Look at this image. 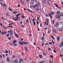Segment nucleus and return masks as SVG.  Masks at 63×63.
Returning a JSON list of instances; mask_svg holds the SVG:
<instances>
[{
  "mask_svg": "<svg viewBox=\"0 0 63 63\" xmlns=\"http://www.w3.org/2000/svg\"><path fill=\"white\" fill-rule=\"evenodd\" d=\"M16 19L14 18H13V19L15 21H17L19 19V17L18 16H16Z\"/></svg>",
  "mask_w": 63,
  "mask_h": 63,
  "instance_id": "f257e3e1",
  "label": "nucleus"
},
{
  "mask_svg": "<svg viewBox=\"0 0 63 63\" xmlns=\"http://www.w3.org/2000/svg\"><path fill=\"white\" fill-rule=\"evenodd\" d=\"M59 26V24L58 23H56L55 24V27H58Z\"/></svg>",
  "mask_w": 63,
  "mask_h": 63,
  "instance_id": "f03ea898",
  "label": "nucleus"
},
{
  "mask_svg": "<svg viewBox=\"0 0 63 63\" xmlns=\"http://www.w3.org/2000/svg\"><path fill=\"white\" fill-rule=\"evenodd\" d=\"M6 33H7V32H1V34L2 35H4V34H6Z\"/></svg>",
  "mask_w": 63,
  "mask_h": 63,
  "instance_id": "7ed1b4c3",
  "label": "nucleus"
},
{
  "mask_svg": "<svg viewBox=\"0 0 63 63\" xmlns=\"http://www.w3.org/2000/svg\"><path fill=\"white\" fill-rule=\"evenodd\" d=\"M59 30L60 31H61L63 30V28H60L59 29Z\"/></svg>",
  "mask_w": 63,
  "mask_h": 63,
  "instance_id": "20e7f679",
  "label": "nucleus"
},
{
  "mask_svg": "<svg viewBox=\"0 0 63 63\" xmlns=\"http://www.w3.org/2000/svg\"><path fill=\"white\" fill-rule=\"evenodd\" d=\"M5 51L6 53H8V52L9 53H11V52H10V51H9L8 52V51L7 50H5Z\"/></svg>",
  "mask_w": 63,
  "mask_h": 63,
  "instance_id": "39448f33",
  "label": "nucleus"
},
{
  "mask_svg": "<svg viewBox=\"0 0 63 63\" xmlns=\"http://www.w3.org/2000/svg\"><path fill=\"white\" fill-rule=\"evenodd\" d=\"M8 10H9V11H10V12L13 11V10H12V9H11V8H8Z\"/></svg>",
  "mask_w": 63,
  "mask_h": 63,
  "instance_id": "423d86ee",
  "label": "nucleus"
},
{
  "mask_svg": "<svg viewBox=\"0 0 63 63\" xmlns=\"http://www.w3.org/2000/svg\"><path fill=\"white\" fill-rule=\"evenodd\" d=\"M53 31L54 33H55V34H56V31L55 30V29H53Z\"/></svg>",
  "mask_w": 63,
  "mask_h": 63,
  "instance_id": "0eeeda50",
  "label": "nucleus"
},
{
  "mask_svg": "<svg viewBox=\"0 0 63 63\" xmlns=\"http://www.w3.org/2000/svg\"><path fill=\"white\" fill-rule=\"evenodd\" d=\"M13 44L14 46H17V44H16V43H13Z\"/></svg>",
  "mask_w": 63,
  "mask_h": 63,
  "instance_id": "6e6552de",
  "label": "nucleus"
},
{
  "mask_svg": "<svg viewBox=\"0 0 63 63\" xmlns=\"http://www.w3.org/2000/svg\"><path fill=\"white\" fill-rule=\"evenodd\" d=\"M39 56L40 58H43V56H42V55H39Z\"/></svg>",
  "mask_w": 63,
  "mask_h": 63,
  "instance_id": "1a4fd4ad",
  "label": "nucleus"
},
{
  "mask_svg": "<svg viewBox=\"0 0 63 63\" xmlns=\"http://www.w3.org/2000/svg\"><path fill=\"white\" fill-rule=\"evenodd\" d=\"M19 44L20 45H23V44L22 43V42H19Z\"/></svg>",
  "mask_w": 63,
  "mask_h": 63,
  "instance_id": "9d476101",
  "label": "nucleus"
},
{
  "mask_svg": "<svg viewBox=\"0 0 63 63\" xmlns=\"http://www.w3.org/2000/svg\"><path fill=\"white\" fill-rule=\"evenodd\" d=\"M24 48H25L26 51H28V49L27 48V47H25Z\"/></svg>",
  "mask_w": 63,
  "mask_h": 63,
  "instance_id": "9b49d317",
  "label": "nucleus"
},
{
  "mask_svg": "<svg viewBox=\"0 0 63 63\" xmlns=\"http://www.w3.org/2000/svg\"><path fill=\"white\" fill-rule=\"evenodd\" d=\"M7 61H8V62H9L10 61V59H9V58L8 57H7Z\"/></svg>",
  "mask_w": 63,
  "mask_h": 63,
  "instance_id": "f8f14e48",
  "label": "nucleus"
},
{
  "mask_svg": "<svg viewBox=\"0 0 63 63\" xmlns=\"http://www.w3.org/2000/svg\"><path fill=\"white\" fill-rule=\"evenodd\" d=\"M29 44V42H25V44H24V45H27V44Z\"/></svg>",
  "mask_w": 63,
  "mask_h": 63,
  "instance_id": "ddd939ff",
  "label": "nucleus"
},
{
  "mask_svg": "<svg viewBox=\"0 0 63 63\" xmlns=\"http://www.w3.org/2000/svg\"><path fill=\"white\" fill-rule=\"evenodd\" d=\"M18 13V12H16V11H15L13 12V14H17V13Z\"/></svg>",
  "mask_w": 63,
  "mask_h": 63,
  "instance_id": "4468645a",
  "label": "nucleus"
},
{
  "mask_svg": "<svg viewBox=\"0 0 63 63\" xmlns=\"http://www.w3.org/2000/svg\"><path fill=\"white\" fill-rule=\"evenodd\" d=\"M15 63H18V61L17 60H16L15 61Z\"/></svg>",
  "mask_w": 63,
  "mask_h": 63,
  "instance_id": "2eb2a0df",
  "label": "nucleus"
},
{
  "mask_svg": "<svg viewBox=\"0 0 63 63\" xmlns=\"http://www.w3.org/2000/svg\"><path fill=\"white\" fill-rule=\"evenodd\" d=\"M60 40V37H58L57 38V40L58 41H59V40Z\"/></svg>",
  "mask_w": 63,
  "mask_h": 63,
  "instance_id": "dca6fc26",
  "label": "nucleus"
},
{
  "mask_svg": "<svg viewBox=\"0 0 63 63\" xmlns=\"http://www.w3.org/2000/svg\"><path fill=\"white\" fill-rule=\"evenodd\" d=\"M20 16V14L19 13L17 15H16V16Z\"/></svg>",
  "mask_w": 63,
  "mask_h": 63,
  "instance_id": "f3484780",
  "label": "nucleus"
},
{
  "mask_svg": "<svg viewBox=\"0 0 63 63\" xmlns=\"http://www.w3.org/2000/svg\"><path fill=\"white\" fill-rule=\"evenodd\" d=\"M10 34L11 35H12L13 34V32L11 31V32H10Z\"/></svg>",
  "mask_w": 63,
  "mask_h": 63,
  "instance_id": "a211bd4d",
  "label": "nucleus"
},
{
  "mask_svg": "<svg viewBox=\"0 0 63 63\" xmlns=\"http://www.w3.org/2000/svg\"><path fill=\"white\" fill-rule=\"evenodd\" d=\"M23 61V59H21L20 60V62H22Z\"/></svg>",
  "mask_w": 63,
  "mask_h": 63,
  "instance_id": "6ab92c4d",
  "label": "nucleus"
},
{
  "mask_svg": "<svg viewBox=\"0 0 63 63\" xmlns=\"http://www.w3.org/2000/svg\"><path fill=\"white\" fill-rule=\"evenodd\" d=\"M43 2L44 4H46V0H43Z\"/></svg>",
  "mask_w": 63,
  "mask_h": 63,
  "instance_id": "aec40b11",
  "label": "nucleus"
},
{
  "mask_svg": "<svg viewBox=\"0 0 63 63\" xmlns=\"http://www.w3.org/2000/svg\"><path fill=\"white\" fill-rule=\"evenodd\" d=\"M47 5H49H49H50V4H49V2H48V1H47Z\"/></svg>",
  "mask_w": 63,
  "mask_h": 63,
  "instance_id": "412c9836",
  "label": "nucleus"
},
{
  "mask_svg": "<svg viewBox=\"0 0 63 63\" xmlns=\"http://www.w3.org/2000/svg\"><path fill=\"white\" fill-rule=\"evenodd\" d=\"M3 6H4V7H5V8H6L7 6L6 5V4H5L3 3Z\"/></svg>",
  "mask_w": 63,
  "mask_h": 63,
  "instance_id": "4be33fe9",
  "label": "nucleus"
},
{
  "mask_svg": "<svg viewBox=\"0 0 63 63\" xmlns=\"http://www.w3.org/2000/svg\"><path fill=\"white\" fill-rule=\"evenodd\" d=\"M15 35L16 38H18V36H17V35L16 34H15Z\"/></svg>",
  "mask_w": 63,
  "mask_h": 63,
  "instance_id": "5701e85b",
  "label": "nucleus"
},
{
  "mask_svg": "<svg viewBox=\"0 0 63 63\" xmlns=\"http://www.w3.org/2000/svg\"><path fill=\"white\" fill-rule=\"evenodd\" d=\"M51 15H53L54 14V13L53 12H51Z\"/></svg>",
  "mask_w": 63,
  "mask_h": 63,
  "instance_id": "b1692460",
  "label": "nucleus"
},
{
  "mask_svg": "<svg viewBox=\"0 0 63 63\" xmlns=\"http://www.w3.org/2000/svg\"><path fill=\"white\" fill-rule=\"evenodd\" d=\"M9 36H10V34H9V33H8L6 35V36L7 37H9Z\"/></svg>",
  "mask_w": 63,
  "mask_h": 63,
  "instance_id": "393cba45",
  "label": "nucleus"
},
{
  "mask_svg": "<svg viewBox=\"0 0 63 63\" xmlns=\"http://www.w3.org/2000/svg\"><path fill=\"white\" fill-rule=\"evenodd\" d=\"M26 22L27 23H29V19H27V20Z\"/></svg>",
  "mask_w": 63,
  "mask_h": 63,
  "instance_id": "a878e982",
  "label": "nucleus"
},
{
  "mask_svg": "<svg viewBox=\"0 0 63 63\" xmlns=\"http://www.w3.org/2000/svg\"><path fill=\"white\" fill-rule=\"evenodd\" d=\"M13 23H11L9 24L8 25H13Z\"/></svg>",
  "mask_w": 63,
  "mask_h": 63,
  "instance_id": "bb28decb",
  "label": "nucleus"
},
{
  "mask_svg": "<svg viewBox=\"0 0 63 63\" xmlns=\"http://www.w3.org/2000/svg\"><path fill=\"white\" fill-rule=\"evenodd\" d=\"M50 57L51 58H52V59H53V56L52 55H51L50 56Z\"/></svg>",
  "mask_w": 63,
  "mask_h": 63,
  "instance_id": "cd10ccee",
  "label": "nucleus"
},
{
  "mask_svg": "<svg viewBox=\"0 0 63 63\" xmlns=\"http://www.w3.org/2000/svg\"><path fill=\"white\" fill-rule=\"evenodd\" d=\"M35 6L37 8H38V7H39V6L38 4H36Z\"/></svg>",
  "mask_w": 63,
  "mask_h": 63,
  "instance_id": "c85d7f7f",
  "label": "nucleus"
},
{
  "mask_svg": "<svg viewBox=\"0 0 63 63\" xmlns=\"http://www.w3.org/2000/svg\"><path fill=\"white\" fill-rule=\"evenodd\" d=\"M56 7L58 8V7H59V6H58V5H57V4H56Z\"/></svg>",
  "mask_w": 63,
  "mask_h": 63,
  "instance_id": "c756f323",
  "label": "nucleus"
},
{
  "mask_svg": "<svg viewBox=\"0 0 63 63\" xmlns=\"http://www.w3.org/2000/svg\"><path fill=\"white\" fill-rule=\"evenodd\" d=\"M60 11H58L57 12V14H60Z\"/></svg>",
  "mask_w": 63,
  "mask_h": 63,
  "instance_id": "7c9ffc66",
  "label": "nucleus"
},
{
  "mask_svg": "<svg viewBox=\"0 0 63 63\" xmlns=\"http://www.w3.org/2000/svg\"><path fill=\"white\" fill-rule=\"evenodd\" d=\"M59 47H62V45H61V44L59 45Z\"/></svg>",
  "mask_w": 63,
  "mask_h": 63,
  "instance_id": "2f4dec72",
  "label": "nucleus"
},
{
  "mask_svg": "<svg viewBox=\"0 0 63 63\" xmlns=\"http://www.w3.org/2000/svg\"><path fill=\"white\" fill-rule=\"evenodd\" d=\"M49 45H52V43L51 42H50L49 43Z\"/></svg>",
  "mask_w": 63,
  "mask_h": 63,
  "instance_id": "473e14b6",
  "label": "nucleus"
},
{
  "mask_svg": "<svg viewBox=\"0 0 63 63\" xmlns=\"http://www.w3.org/2000/svg\"><path fill=\"white\" fill-rule=\"evenodd\" d=\"M58 17H59L58 15H57L56 16V18H58Z\"/></svg>",
  "mask_w": 63,
  "mask_h": 63,
  "instance_id": "72a5a7b5",
  "label": "nucleus"
},
{
  "mask_svg": "<svg viewBox=\"0 0 63 63\" xmlns=\"http://www.w3.org/2000/svg\"><path fill=\"white\" fill-rule=\"evenodd\" d=\"M22 18H23V19H24V18H25V16H22Z\"/></svg>",
  "mask_w": 63,
  "mask_h": 63,
  "instance_id": "f704fd0d",
  "label": "nucleus"
},
{
  "mask_svg": "<svg viewBox=\"0 0 63 63\" xmlns=\"http://www.w3.org/2000/svg\"><path fill=\"white\" fill-rule=\"evenodd\" d=\"M11 31H12L11 30L8 31V33H10V32H11Z\"/></svg>",
  "mask_w": 63,
  "mask_h": 63,
  "instance_id": "c9c22d12",
  "label": "nucleus"
},
{
  "mask_svg": "<svg viewBox=\"0 0 63 63\" xmlns=\"http://www.w3.org/2000/svg\"><path fill=\"white\" fill-rule=\"evenodd\" d=\"M50 31H48L47 32V34H49L50 32Z\"/></svg>",
  "mask_w": 63,
  "mask_h": 63,
  "instance_id": "e433bc0d",
  "label": "nucleus"
},
{
  "mask_svg": "<svg viewBox=\"0 0 63 63\" xmlns=\"http://www.w3.org/2000/svg\"><path fill=\"white\" fill-rule=\"evenodd\" d=\"M32 6H33V8H34L35 9L36 8V7H35V5H33Z\"/></svg>",
  "mask_w": 63,
  "mask_h": 63,
  "instance_id": "4c0bfd02",
  "label": "nucleus"
},
{
  "mask_svg": "<svg viewBox=\"0 0 63 63\" xmlns=\"http://www.w3.org/2000/svg\"><path fill=\"white\" fill-rule=\"evenodd\" d=\"M48 50L49 51H51V49L50 48H49L48 49Z\"/></svg>",
  "mask_w": 63,
  "mask_h": 63,
  "instance_id": "58836bf2",
  "label": "nucleus"
},
{
  "mask_svg": "<svg viewBox=\"0 0 63 63\" xmlns=\"http://www.w3.org/2000/svg\"><path fill=\"white\" fill-rule=\"evenodd\" d=\"M53 51L54 53H56V51H55V50H54Z\"/></svg>",
  "mask_w": 63,
  "mask_h": 63,
  "instance_id": "ea45409f",
  "label": "nucleus"
},
{
  "mask_svg": "<svg viewBox=\"0 0 63 63\" xmlns=\"http://www.w3.org/2000/svg\"><path fill=\"white\" fill-rule=\"evenodd\" d=\"M35 10L37 11H39V9H35Z\"/></svg>",
  "mask_w": 63,
  "mask_h": 63,
  "instance_id": "a19ab883",
  "label": "nucleus"
},
{
  "mask_svg": "<svg viewBox=\"0 0 63 63\" xmlns=\"http://www.w3.org/2000/svg\"><path fill=\"white\" fill-rule=\"evenodd\" d=\"M28 11H29L30 12H32V11H31L29 9H28Z\"/></svg>",
  "mask_w": 63,
  "mask_h": 63,
  "instance_id": "79ce46f5",
  "label": "nucleus"
},
{
  "mask_svg": "<svg viewBox=\"0 0 63 63\" xmlns=\"http://www.w3.org/2000/svg\"><path fill=\"white\" fill-rule=\"evenodd\" d=\"M49 16V17H50L51 18H52V16L50 15Z\"/></svg>",
  "mask_w": 63,
  "mask_h": 63,
  "instance_id": "37998d69",
  "label": "nucleus"
},
{
  "mask_svg": "<svg viewBox=\"0 0 63 63\" xmlns=\"http://www.w3.org/2000/svg\"><path fill=\"white\" fill-rule=\"evenodd\" d=\"M39 63H43V61H41L40 62H39Z\"/></svg>",
  "mask_w": 63,
  "mask_h": 63,
  "instance_id": "c03bdc74",
  "label": "nucleus"
},
{
  "mask_svg": "<svg viewBox=\"0 0 63 63\" xmlns=\"http://www.w3.org/2000/svg\"><path fill=\"white\" fill-rule=\"evenodd\" d=\"M43 55H45V56H46V54L45 53H43Z\"/></svg>",
  "mask_w": 63,
  "mask_h": 63,
  "instance_id": "a18cd8bd",
  "label": "nucleus"
},
{
  "mask_svg": "<svg viewBox=\"0 0 63 63\" xmlns=\"http://www.w3.org/2000/svg\"><path fill=\"white\" fill-rule=\"evenodd\" d=\"M42 25H42V24H40V27H42Z\"/></svg>",
  "mask_w": 63,
  "mask_h": 63,
  "instance_id": "49530a36",
  "label": "nucleus"
},
{
  "mask_svg": "<svg viewBox=\"0 0 63 63\" xmlns=\"http://www.w3.org/2000/svg\"><path fill=\"white\" fill-rule=\"evenodd\" d=\"M2 57V56L1 55H0V58H1Z\"/></svg>",
  "mask_w": 63,
  "mask_h": 63,
  "instance_id": "de8ad7c7",
  "label": "nucleus"
},
{
  "mask_svg": "<svg viewBox=\"0 0 63 63\" xmlns=\"http://www.w3.org/2000/svg\"><path fill=\"white\" fill-rule=\"evenodd\" d=\"M37 20H38V21H39V17H37Z\"/></svg>",
  "mask_w": 63,
  "mask_h": 63,
  "instance_id": "09e8293b",
  "label": "nucleus"
},
{
  "mask_svg": "<svg viewBox=\"0 0 63 63\" xmlns=\"http://www.w3.org/2000/svg\"><path fill=\"white\" fill-rule=\"evenodd\" d=\"M44 39V37H42V38H41L42 40H43Z\"/></svg>",
  "mask_w": 63,
  "mask_h": 63,
  "instance_id": "8fccbe9b",
  "label": "nucleus"
},
{
  "mask_svg": "<svg viewBox=\"0 0 63 63\" xmlns=\"http://www.w3.org/2000/svg\"><path fill=\"white\" fill-rule=\"evenodd\" d=\"M62 46L63 47V42H61V44Z\"/></svg>",
  "mask_w": 63,
  "mask_h": 63,
  "instance_id": "3c124183",
  "label": "nucleus"
},
{
  "mask_svg": "<svg viewBox=\"0 0 63 63\" xmlns=\"http://www.w3.org/2000/svg\"><path fill=\"white\" fill-rule=\"evenodd\" d=\"M17 42V41L16 40H15V41H14L13 43H16V42Z\"/></svg>",
  "mask_w": 63,
  "mask_h": 63,
  "instance_id": "603ef678",
  "label": "nucleus"
},
{
  "mask_svg": "<svg viewBox=\"0 0 63 63\" xmlns=\"http://www.w3.org/2000/svg\"><path fill=\"white\" fill-rule=\"evenodd\" d=\"M52 22H53V24H54V20H53Z\"/></svg>",
  "mask_w": 63,
  "mask_h": 63,
  "instance_id": "864d4df0",
  "label": "nucleus"
},
{
  "mask_svg": "<svg viewBox=\"0 0 63 63\" xmlns=\"http://www.w3.org/2000/svg\"><path fill=\"white\" fill-rule=\"evenodd\" d=\"M60 16H63V14L62 13H61Z\"/></svg>",
  "mask_w": 63,
  "mask_h": 63,
  "instance_id": "5fc2aeb1",
  "label": "nucleus"
},
{
  "mask_svg": "<svg viewBox=\"0 0 63 63\" xmlns=\"http://www.w3.org/2000/svg\"><path fill=\"white\" fill-rule=\"evenodd\" d=\"M45 33H44L43 34V37H45Z\"/></svg>",
  "mask_w": 63,
  "mask_h": 63,
  "instance_id": "6e6d98bb",
  "label": "nucleus"
},
{
  "mask_svg": "<svg viewBox=\"0 0 63 63\" xmlns=\"http://www.w3.org/2000/svg\"><path fill=\"white\" fill-rule=\"evenodd\" d=\"M8 39L9 40H11V37L8 38Z\"/></svg>",
  "mask_w": 63,
  "mask_h": 63,
  "instance_id": "4d7b16f0",
  "label": "nucleus"
},
{
  "mask_svg": "<svg viewBox=\"0 0 63 63\" xmlns=\"http://www.w3.org/2000/svg\"><path fill=\"white\" fill-rule=\"evenodd\" d=\"M47 28H45L44 29V30H47Z\"/></svg>",
  "mask_w": 63,
  "mask_h": 63,
  "instance_id": "13d9d810",
  "label": "nucleus"
},
{
  "mask_svg": "<svg viewBox=\"0 0 63 63\" xmlns=\"http://www.w3.org/2000/svg\"><path fill=\"white\" fill-rule=\"evenodd\" d=\"M35 22H34L33 23L34 26H35Z\"/></svg>",
  "mask_w": 63,
  "mask_h": 63,
  "instance_id": "bf43d9fd",
  "label": "nucleus"
},
{
  "mask_svg": "<svg viewBox=\"0 0 63 63\" xmlns=\"http://www.w3.org/2000/svg\"><path fill=\"white\" fill-rule=\"evenodd\" d=\"M0 25L1 26H2V23H0Z\"/></svg>",
  "mask_w": 63,
  "mask_h": 63,
  "instance_id": "052dcab7",
  "label": "nucleus"
},
{
  "mask_svg": "<svg viewBox=\"0 0 63 63\" xmlns=\"http://www.w3.org/2000/svg\"><path fill=\"white\" fill-rule=\"evenodd\" d=\"M2 19H4V20H5L6 19L5 18H4L3 17H2Z\"/></svg>",
  "mask_w": 63,
  "mask_h": 63,
  "instance_id": "680f3d73",
  "label": "nucleus"
},
{
  "mask_svg": "<svg viewBox=\"0 0 63 63\" xmlns=\"http://www.w3.org/2000/svg\"><path fill=\"white\" fill-rule=\"evenodd\" d=\"M45 61H42V63H45Z\"/></svg>",
  "mask_w": 63,
  "mask_h": 63,
  "instance_id": "e2e57ef3",
  "label": "nucleus"
},
{
  "mask_svg": "<svg viewBox=\"0 0 63 63\" xmlns=\"http://www.w3.org/2000/svg\"><path fill=\"white\" fill-rule=\"evenodd\" d=\"M47 45H48V43H47L45 45V46H47Z\"/></svg>",
  "mask_w": 63,
  "mask_h": 63,
  "instance_id": "0e129e2a",
  "label": "nucleus"
},
{
  "mask_svg": "<svg viewBox=\"0 0 63 63\" xmlns=\"http://www.w3.org/2000/svg\"><path fill=\"white\" fill-rule=\"evenodd\" d=\"M46 16L47 17H49L48 16V15L46 14Z\"/></svg>",
  "mask_w": 63,
  "mask_h": 63,
  "instance_id": "69168bd1",
  "label": "nucleus"
},
{
  "mask_svg": "<svg viewBox=\"0 0 63 63\" xmlns=\"http://www.w3.org/2000/svg\"><path fill=\"white\" fill-rule=\"evenodd\" d=\"M35 19L33 18V22H34V21H35Z\"/></svg>",
  "mask_w": 63,
  "mask_h": 63,
  "instance_id": "338daca9",
  "label": "nucleus"
},
{
  "mask_svg": "<svg viewBox=\"0 0 63 63\" xmlns=\"http://www.w3.org/2000/svg\"><path fill=\"white\" fill-rule=\"evenodd\" d=\"M49 63H52V62H51V61L50 60L49 61Z\"/></svg>",
  "mask_w": 63,
  "mask_h": 63,
  "instance_id": "774afa93",
  "label": "nucleus"
}]
</instances>
